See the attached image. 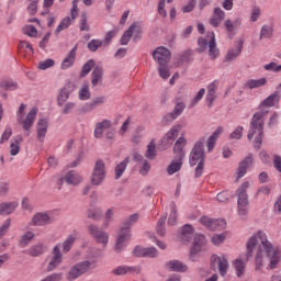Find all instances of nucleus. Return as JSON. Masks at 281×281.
<instances>
[{
  "instance_id": "obj_22",
  "label": "nucleus",
  "mask_w": 281,
  "mask_h": 281,
  "mask_svg": "<svg viewBox=\"0 0 281 281\" xmlns=\"http://www.w3.org/2000/svg\"><path fill=\"white\" fill-rule=\"evenodd\" d=\"M188 144V140L186 139V136L181 135L176 144L173 145V154L176 155V157H180L182 159H186V150H183V148H186V145Z\"/></svg>"
},
{
  "instance_id": "obj_46",
  "label": "nucleus",
  "mask_w": 281,
  "mask_h": 281,
  "mask_svg": "<svg viewBox=\"0 0 281 281\" xmlns=\"http://www.w3.org/2000/svg\"><path fill=\"white\" fill-rule=\"evenodd\" d=\"M94 65H95V63L93 61V59L88 60L82 66V69H81V72H80V77L85 78V77L89 76V72L93 69Z\"/></svg>"
},
{
  "instance_id": "obj_25",
  "label": "nucleus",
  "mask_w": 281,
  "mask_h": 281,
  "mask_svg": "<svg viewBox=\"0 0 281 281\" xmlns=\"http://www.w3.org/2000/svg\"><path fill=\"white\" fill-rule=\"evenodd\" d=\"M254 164V158L251 156L246 157L244 160L239 162V166L237 168V178L236 181L239 179H243L245 175H247V168Z\"/></svg>"
},
{
  "instance_id": "obj_21",
  "label": "nucleus",
  "mask_w": 281,
  "mask_h": 281,
  "mask_svg": "<svg viewBox=\"0 0 281 281\" xmlns=\"http://www.w3.org/2000/svg\"><path fill=\"white\" fill-rule=\"evenodd\" d=\"M205 245V236L201 234H196L193 239V244L191 246L190 256H196L203 249Z\"/></svg>"
},
{
  "instance_id": "obj_13",
  "label": "nucleus",
  "mask_w": 281,
  "mask_h": 281,
  "mask_svg": "<svg viewBox=\"0 0 281 281\" xmlns=\"http://www.w3.org/2000/svg\"><path fill=\"white\" fill-rule=\"evenodd\" d=\"M63 181L67 183V186H80L82 181H85V178H82V175L76 170H70L66 172L64 178L59 179L58 186H63Z\"/></svg>"
},
{
  "instance_id": "obj_26",
  "label": "nucleus",
  "mask_w": 281,
  "mask_h": 281,
  "mask_svg": "<svg viewBox=\"0 0 281 281\" xmlns=\"http://www.w3.org/2000/svg\"><path fill=\"white\" fill-rule=\"evenodd\" d=\"M78 237H79L78 232H74L67 236V238L61 244L63 254H69V251H71Z\"/></svg>"
},
{
  "instance_id": "obj_39",
  "label": "nucleus",
  "mask_w": 281,
  "mask_h": 281,
  "mask_svg": "<svg viewBox=\"0 0 281 281\" xmlns=\"http://www.w3.org/2000/svg\"><path fill=\"white\" fill-rule=\"evenodd\" d=\"M70 94L71 92L69 91V89L63 88L57 97L58 106H63V104H65L69 100Z\"/></svg>"
},
{
  "instance_id": "obj_61",
  "label": "nucleus",
  "mask_w": 281,
  "mask_h": 281,
  "mask_svg": "<svg viewBox=\"0 0 281 281\" xmlns=\"http://www.w3.org/2000/svg\"><path fill=\"white\" fill-rule=\"evenodd\" d=\"M184 110H186V103H184V102H178V103L175 105L173 115H175L176 117H179V115H181V113H183Z\"/></svg>"
},
{
  "instance_id": "obj_62",
  "label": "nucleus",
  "mask_w": 281,
  "mask_h": 281,
  "mask_svg": "<svg viewBox=\"0 0 281 281\" xmlns=\"http://www.w3.org/2000/svg\"><path fill=\"white\" fill-rule=\"evenodd\" d=\"M158 14L162 16V19H166V16H168V13L166 12V0H159Z\"/></svg>"
},
{
  "instance_id": "obj_11",
  "label": "nucleus",
  "mask_w": 281,
  "mask_h": 281,
  "mask_svg": "<svg viewBox=\"0 0 281 281\" xmlns=\"http://www.w3.org/2000/svg\"><path fill=\"white\" fill-rule=\"evenodd\" d=\"M211 263H212V267L217 266L220 276H227V271L229 269V259H227V256L213 255L211 257Z\"/></svg>"
},
{
  "instance_id": "obj_52",
  "label": "nucleus",
  "mask_w": 281,
  "mask_h": 281,
  "mask_svg": "<svg viewBox=\"0 0 281 281\" xmlns=\"http://www.w3.org/2000/svg\"><path fill=\"white\" fill-rule=\"evenodd\" d=\"M88 217L92 218L93 221H100V218H102V209H90L88 211Z\"/></svg>"
},
{
  "instance_id": "obj_40",
  "label": "nucleus",
  "mask_w": 281,
  "mask_h": 281,
  "mask_svg": "<svg viewBox=\"0 0 281 281\" xmlns=\"http://www.w3.org/2000/svg\"><path fill=\"white\" fill-rule=\"evenodd\" d=\"M92 87H98V85L100 82H102V68L97 67L94 68V70L92 71Z\"/></svg>"
},
{
  "instance_id": "obj_4",
  "label": "nucleus",
  "mask_w": 281,
  "mask_h": 281,
  "mask_svg": "<svg viewBox=\"0 0 281 281\" xmlns=\"http://www.w3.org/2000/svg\"><path fill=\"white\" fill-rule=\"evenodd\" d=\"M95 260H86L72 266L66 274L67 280H78L80 276H85L90 269H94Z\"/></svg>"
},
{
  "instance_id": "obj_37",
  "label": "nucleus",
  "mask_w": 281,
  "mask_h": 281,
  "mask_svg": "<svg viewBox=\"0 0 281 281\" xmlns=\"http://www.w3.org/2000/svg\"><path fill=\"white\" fill-rule=\"evenodd\" d=\"M181 128H183V126H181V125H173L170 128V131H168L166 133L167 142H175L177 139V137H179V133H181Z\"/></svg>"
},
{
  "instance_id": "obj_30",
  "label": "nucleus",
  "mask_w": 281,
  "mask_h": 281,
  "mask_svg": "<svg viewBox=\"0 0 281 281\" xmlns=\"http://www.w3.org/2000/svg\"><path fill=\"white\" fill-rule=\"evenodd\" d=\"M222 134H223V127H218L209 137L207 144H206L209 153H212V150H214V146H216V139H218V137H221Z\"/></svg>"
},
{
  "instance_id": "obj_9",
  "label": "nucleus",
  "mask_w": 281,
  "mask_h": 281,
  "mask_svg": "<svg viewBox=\"0 0 281 281\" xmlns=\"http://www.w3.org/2000/svg\"><path fill=\"white\" fill-rule=\"evenodd\" d=\"M128 243H131V229L121 227L115 241V251H124Z\"/></svg>"
},
{
  "instance_id": "obj_51",
  "label": "nucleus",
  "mask_w": 281,
  "mask_h": 281,
  "mask_svg": "<svg viewBox=\"0 0 281 281\" xmlns=\"http://www.w3.org/2000/svg\"><path fill=\"white\" fill-rule=\"evenodd\" d=\"M91 92L89 91V83H85L79 90V100H89Z\"/></svg>"
},
{
  "instance_id": "obj_43",
  "label": "nucleus",
  "mask_w": 281,
  "mask_h": 281,
  "mask_svg": "<svg viewBox=\"0 0 281 281\" xmlns=\"http://www.w3.org/2000/svg\"><path fill=\"white\" fill-rule=\"evenodd\" d=\"M145 157H147V159H155V157H157V145L155 142L151 140L148 144Z\"/></svg>"
},
{
  "instance_id": "obj_44",
  "label": "nucleus",
  "mask_w": 281,
  "mask_h": 281,
  "mask_svg": "<svg viewBox=\"0 0 281 281\" xmlns=\"http://www.w3.org/2000/svg\"><path fill=\"white\" fill-rule=\"evenodd\" d=\"M0 87L5 89V91H16V89H19V85L13 80H3L1 81Z\"/></svg>"
},
{
  "instance_id": "obj_18",
  "label": "nucleus",
  "mask_w": 281,
  "mask_h": 281,
  "mask_svg": "<svg viewBox=\"0 0 281 281\" xmlns=\"http://www.w3.org/2000/svg\"><path fill=\"white\" fill-rule=\"evenodd\" d=\"M133 256H136L137 258H157L158 252H157V248L155 247H149V248H145L142 246H136L133 249Z\"/></svg>"
},
{
  "instance_id": "obj_57",
  "label": "nucleus",
  "mask_w": 281,
  "mask_h": 281,
  "mask_svg": "<svg viewBox=\"0 0 281 281\" xmlns=\"http://www.w3.org/2000/svg\"><path fill=\"white\" fill-rule=\"evenodd\" d=\"M38 1L41 0H30L29 7H27V12L31 15L36 14L38 12Z\"/></svg>"
},
{
  "instance_id": "obj_59",
  "label": "nucleus",
  "mask_w": 281,
  "mask_h": 281,
  "mask_svg": "<svg viewBox=\"0 0 281 281\" xmlns=\"http://www.w3.org/2000/svg\"><path fill=\"white\" fill-rule=\"evenodd\" d=\"M100 47H102V41H100V40H92L88 44V49L90 52H98V49H100Z\"/></svg>"
},
{
  "instance_id": "obj_47",
  "label": "nucleus",
  "mask_w": 281,
  "mask_h": 281,
  "mask_svg": "<svg viewBox=\"0 0 281 281\" xmlns=\"http://www.w3.org/2000/svg\"><path fill=\"white\" fill-rule=\"evenodd\" d=\"M158 72L162 80H168V78H170V68H168V64L159 65Z\"/></svg>"
},
{
  "instance_id": "obj_16",
  "label": "nucleus",
  "mask_w": 281,
  "mask_h": 281,
  "mask_svg": "<svg viewBox=\"0 0 281 281\" xmlns=\"http://www.w3.org/2000/svg\"><path fill=\"white\" fill-rule=\"evenodd\" d=\"M153 56L158 65H168V63H170V50L164 46H159L155 49Z\"/></svg>"
},
{
  "instance_id": "obj_7",
  "label": "nucleus",
  "mask_w": 281,
  "mask_h": 281,
  "mask_svg": "<svg viewBox=\"0 0 281 281\" xmlns=\"http://www.w3.org/2000/svg\"><path fill=\"white\" fill-rule=\"evenodd\" d=\"M106 177V164L104 160H97L91 175V184L101 186Z\"/></svg>"
},
{
  "instance_id": "obj_24",
  "label": "nucleus",
  "mask_w": 281,
  "mask_h": 281,
  "mask_svg": "<svg viewBox=\"0 0 281 281\" xmlns=\"http://www.w3.org/2000/svg\"><path fill=\"white\" fill-rule=\"evenodd\" d=\"M209 56H211L212 60L218 58L221 55V50L218 47H216V36L214 35V32H211L209 34Z\"/></svg>"
},
{
  "instance_id": "obj_10",
  "label": "nucleus",
  "mask_w": 281,
  "mask_h": 281,
  "mask_svg": "<svg viewBox=\"0 0 281 281\" xmlns=\"http://www.w3.org/2000/svg\"><path fill=\"white\" fill-rule=\"evenodd\" d=\"M131 38H134V41H139V38H142V27L136 23L132 24L128 30L124 32L121 37V45H128Z\"/></svg>"
},
{
  "instance_id": "obj_23",
  "label": "nucleus",
  "mask_w": 281,
  "mask_h": 281,
  "mask_svg": "<svg viewBox=\"0 0 281 281\" xmlns=\"http://www.w3.org/2000/svg\"><path fill=\"white\" fill-rule=\"evenodd\" d=\"M76 52H78V45H75L74 48L63 59L60 65L61 69H69L70 67H74V64L76 63Z\"/></svg>"
},
{
  "instance_id": "obj_63",
  "label": "nucleus",
  "mask_w": 281,
  "mask_h": 281,
  "mask_svg": "<svg viewBox=\"0 0 281 281\" xmlns=\"http://www.w3.org/2000/svg\"><path fill=\"white\" fill-rule=\"evenodd\" d=\"M229 199H232V194H229L227 191H223L217 194V201L220 203H227Z\"/></svg>"
},
{
  "instance_id": "obj_35",
  "label": "nucleus",
  "mask_w": 281,
  "mask_h": 281,
  "mask_svg": "<svg viewBox=\"0 0 281 281\" xmlns=\"http://www.w3.org/2000/svg\"><path fill=\"white\" fill-rule=\"evenodd\" d=\"M19 207L18 202H3L0 204V214H12Z\"/></svg>"
},
{
  "instance_id": "obj_2",
  "label": "nucleus",
  "mask_w": 281,
  "mask_h": 281,
  "mask_svg": "<svg viewBox=\"0 0 281 281\" xmlns=\"http://www.w3.org/2000/svg\"><path fill=\"white\" fill-rule=\"evenodd\" d=\"M278 102H280V91H274L260 103V110L254 114L250 121L247 138L249 142L255 139V148H260L262 137L265 135V117L269 114V109H271V106H276Z\"/></svg>"
},
{
  "instance_id": "obj_5",
  "label": "nucleus",
  "mask_w": 281,
  "mask_h": 281,
  "mask_svg": "<svg viewBox=\"0 0 281 281\" xmlns=\"http://www.w3.org/2000/svg\"><path fill=\"white\" fill-rule=\"evenodd\" d=\"M27 105L21 104L18 112H16V120L22 124V127L24 131H30L32 126H34V122L36 121V115L38 113V109L32 108L30 112L27 113L25 120H23V113L25 112V109Z\"/></svg>"
},
{
  "instance_id": "obj_15",
  "label": "nucleus",
  "mask_w": 281,
  "mask_h": 281,
  "mask_svg": "<svg viewBox=\"0 0 281 281\" xmlns=\"http://www.w3.org/2000/svg\"><path fill=\"white\" fill-rule=\"evenodd\" d=\"M132 157H133V161H135L139 166V170H138L139 175H142V177H146V175L150 172V162L144 159V156H142L137 151L133 153Z\"/></svg>"
},
{
  "instance_id": "obj_28",
  "label": "nucleus",
  "mask_w": 281,
  "mask_h": 281,
  "mask_svg": "<svg viewBox=\"0 0 281 281\" xmlns=\"http://www.w3.org/2000/svg\"><path fill=\"white\" fill-rule=\"evenodd\" d=\"M25 252L32 258H38V256H43V254H45V244L38 243L32 245Z\"/></svg>"
},
{
  "instance_id": "obj_6",
  "label": "nucleus",
  "mask_w": 281,
  "mask_h": 281,
  "mask_svg": "<svg viewBox=\"0 0 281 281\" xmlns=\"http://www.w3.org/2000/svg\"><path fill=\"white\" fill-rule=\"evenodd\" d=\"M78 2L79 0L72 1L70 15H67L66 18L61 19V21L59 22V24L57 25L54 32L55 36H58L60 32H65V30H69V27L71 26V23H74L76 19H78Z\"/></svg>"
},
{
  "instance_id": "obj_49",
  "label": "nucleus",
  "mask_w": 281,
  "mask_h": 281,
  "mask_svg": "<svg viewBox=\"0 0 281 281\" xmlns=\"http://www.w3.org/2000/svg\"><path fill=\"white\" fill-rule=\"evenodd\" d=\"M21 142H23V137L20 136L19 139H15L14 143H11L10 155H12L13 157H15L18 153H21V146H19Z\"/></svg>"
},
{
  "instance_id": "obj_55",
  "label": "nucleus",
  "mask_w": 281,
  "mask_h": 281,
  "mask_svg": "<svg viewBox=\"0 0 281 281\" xmlns=\"http://www.w3.org/2000/svg\"><path fill=\"white\" fill-rule=\"evenodd\" d=\"M23 33L26 34V36H31V38H36L38 35V31L33 25L24 26Z\"/></svg>"
},
{
  "instance_id": "obj_48",
  "label": "nucleus",
  "mask_w": 281,
  "mask_h": 281,
  "mask_svg": "<svg viewBox=\"0 0 281 281\" xmlns=\"http://www.w3.org/2000/svg\"><path fill=\"white\" fill-rule=\"evenodd\" d=\"M104 131H106V121L97 124L94 128V137H97V139H100Z\"/></svg>"
},
{
  "instance_id": "obj_41",
  "label": "nucleus",
  "mask_w": 281,
  "mask_h": 281,
  "mask_svg": "<svg viewBox=\"0 0 281 281\" xmlns=\"http://www.w3.org/2000/svg\"><path fill=\"white\" fill-rule=\"evenodd\" d=\"M137 221H139V214L134 213L127 220H125L121 228L131 229V227H133Z\"/></svg>"
},
{
  "instance_id": "obj_3",
  "label": "nucleus",
  "mask_w": 281,
  "mask_h": 281,
  "mask_svg": "<svg viewBox=\"0 0 281 281\" xmlns=\"http://www.w3.org/2000/svg\"><path fill=\"white\" fill-rule=\"evenodd\" d=\"M249 186V181H246L237 189V212L241 221L247 220V214H249V198L247 196Z\"/></svg>"
},
{
  "instance_id": "obj_31",
  "label": "nucleus",
  "mask_w": 281,
  "mask_h": 281,
  "mask_svg": "<svg viewBox=\"0 0 281 281\" xmlns=\"http://www.w3.org/2000/svg\"><path fill=\"white\" fill-rule=\"evenodd\" d=\"M89 232L95 238L97 243H102L104 245L106 240V236L104 235V232L100 231V228H98V226L95 225H90Z\"/></svg>"
},
{
  "instance_id": "obj_19",
  "label": "nucleus",
  "mask_w": 281,
  "mask_h": 281,
  "mask_svg": "<svg viewBox=\"0 0 281 281\" xmlns=\"http://www.w3.org/2000/svg\"><path fill=\"white\" fill-rule=\"evenodd\" d=\"M201 225L206 227V229H211L212 232L216 229H221L225 225V222L223 220H212L207 216H202L200 218Z\"/></svg>"
},
{
  "instance_id": "obj_8",
  "label": "nucleus",
  "mask_w": 281,
  "mask_h": 281,
  "mask_svg": "<svg viewBox=\"0 0 281 281\" xmlns=\"http://www.w3.org/2000/svg\"><path fill=\"white\" fill-rule=\"evenodd\" d=\"M204 159L203 140H198L190 153L189 164L190 166H196V164H203Z\"/></svg>"
},
{
  "instance_id": "obj_54",
  "label": "nucleus",
  "mask_w": 281,
  "mask_h": 281,
  "mask_svg": "<svg viewBox=\"0 0 281 281\" xmlns=\"http://www.w3.org/2000/svg\"><path fill=\"white\" fill-rule=\"evenodd\" d=\"M266 71H274V74H280L281 65H278L276 61H271L263 66Z\"/></svg>"
},
{
  "instance_id": "obj_42",
  "label": "nucleus",
  "mask_w": 281,
  "mask_h": 281,
  "mask_svg": "<svg viewBox=\"0 0 281 281\" xmlns=\"http://www.w3.org/2000/svg\"><path fill=\"white\" fill-rule=\"evenodd\" d=\"M128 271H137L136 267H126V266H120L116 267L112 273H114V276H126V273H128Z\"/></svg>"
},
{
  "instance_id": "obj_20",
  "label": "nucleus",
  "mask_w": 281,
  "mask_h": 281,
  "mask_svg": "<svg viewBox=\"0 0 281 281\" xmlns=\"http://www.w3.org/2000/svg\"><path fill=\"white\" fill-rule=\"evenodd\" d=\"M47 128H49V121L47 119H40L36 125L38 142H45V135H47Z\"/></svg>"
},
{
  "instance_id": "obj_50",
  "label": "nucleus",
  "mask_w": 281,
  "mask_h": 281,
  "mask_svg": "<svg viewBox=\"0 0 281 281\" xmlns=\"http://www.w3.org/2000/svg\"><path fill=\"white\" fill-rule=\"evenodd\" d=\"M166 216L159 218L158 224L156 226V232L158 236H166Z\"/></svg>"
},
{
  "instance_id": "obj_38",
  "label": "nucleus",
  "mask_w": 281,
  "mask_h": 281,
  "mask_svg": "<svg viewBox=\"0 0 281 281\" xmlns=\"http://www.w3.org/2000/svg\"><path fill=\"white\" fill-rule=\"evenodd\" d=\"M34 236H35L34 232L27 231L24 235L21 236L19 246L22 248L27 247V245H30V243L34 240Z\"/></svg>"
},
{
  "instance_id": "obj_27",
  "label": "nucleus",
  "mask_w": 281,
  "mask_h": 281,
  "mask_svg": "<svg viewBox=\"0 0 281 281\" xmlns=\"http://www.w3.org/2000/svg\"><path fill=\"white\" fill-rule=\"evenodd\" d=\"M166 267L169 271H176L178 273H186L188 271V266L179 260L168 261Z\"/></svg>"
},
{
  "instance_id": "obj_32",
  "label": "nucleus",
  "mask_w": 281,
  "mask_h": 281,
  "mask_svg": "<svg viewBox=\"0 0 281 281\" xmlns=\"http://www.w3.org/2000/svg\"><path fill=\"white\" fill-rule=\"evenodd\" d=\"M267 85V78L260 79H249L245 82V89H260V87H265Z\"/></svg>"
},
{
  "instance_id": "obj_56",
  "label": "nucleus",
  "mask_w": 281,
  "mask_h": 281,
  "mask_svg": "<svg viewBox=\"0 0 281 281\" xmlns=\"http://www.w3.org/2000/svg\"><path fill=\"white\" fill-rule=\"evenodd\" d=\"M79 29H80V32H89L90 27H89V22H88V19H87V13L81 14Z\"/></svg>"
},
{
  "instance_id": "obj_45",
  "label": "nucleus",
  "mask_w": 281,
  "mask_h": 281,
  "mask_svg": "<svg viewBox=\"0 0 281 281\" xmlns=\"http://www.w3.org/2000/svg\"><path fill=\"white\" fill-rule=\"evenodd\" d=\"M203 95H205V89L201 88L199 92L195 94V97L191 100L189 104V109H194L203 100Z\"/></svg>"
},
{
  "instance_id": "obj_17",
  "label": "nucleus",
  "mask_w": 281,
  "mask_h": 281,
  "mask_svg": "<svg viewBox=\"0 0 281 281\" xmlns=\"http://www.w3.org/2000/svg\"><path fill=\"white\" fill-rule=\"evenodd\" d=\"M244 43L243 40L237 41L235 47L227 50V54L224 57V63H234V60H236L243 53Z\"/></svg>"
},
{
  "instance_id": "obj_34",
  "label": "nucleus",
  "mask_w": 281,
  "mask_h": 281,
  "mask_svg": "<svg viewBox=\"0 0 281 281\" xmlns=\"http://www.w3.org/2000/svg\"><path fill=\"white\" fill-rule=\"evenodd\" d=\"M193 234L194 227H192V225L190 224H186L181 231V240H183L184 243H190V240H192Z\"/></svg>"
},
{
  "instance_id": "obj_60",
  "label": "nucleus",
  "mask_w": 281,
  "mask_h": 281,
  "mask_svg": "<svg viewBox=\"0 0 281 281\" xmlns=\"http://www.w3.org/2000/svg\"><path fill=\"white\" fill-rule=\"evenodd\" d=\"M168 225H177V207L175 205L171 206Z\"/></svg>"
},
{
  "instance_id": "obj_64",
  "label": "nucleus",
  "mask_w": 281,
  "mask_h": 281,
  "mask_svg": "<svg viewBox=\"0 0 281 281\" xmlns=\"http://www.w3.org/2000/svg\"><path fill=\"white\" fill-rule=\"evenodd\" d=\"M243 126H237L233 133L229 135V139H240L243 137Z\"/></svg>"
},
{
  "instance_id": "obj_36",
  "label": "nucleus",
  "mask_w": 281,
  "mask_h": 281,
  "mask_svg": "<svg viewBox=\"0 0 281 281\" xmlns=\"http://www.w3.org/2000/svg\"><path fill=\"white\" fill-rule=\"evenodd\" d=\"M131 161L130 157H125L123 161H121L119 165L115 167V179H121L122 175L126 171V168L128 166V162Z\"/></svg>"
},
{
  "instance_id": "obj_12",
  "label": "nucleus",
  "mask_w": 281,
  "mask_h": 281,
  "mask_svg": "<svg viewBox=\"0 0 281 281\" xmlns=\"http://www.w3.org/2000/svg\"><path fill=\"white\" fill-rule=\"evenodd\" d=\"M60 265H63V251H60V244H57L52 250V258L47 265V271H56Z\"/></svg>"
},
{
  "instance_id": "obj_58",
  "label": "nucleus",
  "mask_w": 281,
  "mask_h": 281,
  "mask_svg": "<svg viewBox=\"0 0 281 281\" xmlns=\"http://www.w3.org/2000/svg\"><path fill=\"white\" fill-rule=\"evenodd\" d=\"M55 61L54 59H45L44 61H40L38 69L42 71H45V69H49L50 67H54Z\"/></svg>"
},
{
  "instance_id": "obj_33",
  "label": "nucleus",
  "mask_w": 281,
  "mask_h": 281,
  "mask_svg": "<svg viewBox=\"0 0 281 281\" xmlns=\"http://www.w3.org/2000/svg\"><path fill=\"white\" fill-rule=\"evenodd\" d=\"M233 267L236 270L237 277L240 278V276L245 274V269H247V260L237 258L234 260Z\"/></svg>"
},
{
  "instance_id": "obj_14",
  "label": "nucleus",
  "mask_w": 281,
  "mask_h": 281,
  "mask_svg": "<svg viewBox=\"0 0 281 281\" xmlns=\"http://www.w3.org/2000/svg\"><path fill=\"white\" fill-rule=\"evenodd\" d=\"M54 221H56V218L52 213H36L32 217V225L35 227H45V225H52Z\"/></svg>"
},
{
  "instance_id": "obj_1",
  "label": "nucleus",
  "mask_w": 281,
  "mask_h": 281,
  "mask_svg": "<svg viewBox=\"0 0 281 281\" xmlns=\"http://www.w3.org/2000/svg\"><path fill=\"white\" fill-rule=\"evenodd\" d=\"M254 249H257L255 255L256 271L267 269H278L281 260L280 248L274 247L267 238V233L259 231L252 235L247 241V260L251 258Z\"/></svg>"
},
{
  "instance_id": "obj_53",
  "label": "nucleus",
  "mask_w": 281,
  "mask_h": 281,
  "mask_svg": "<svg viewBox=\"0 0 281 281\" xmlns=\"http://www.w3.org/2000/svg\"><path fill=\"white\" fill-rule=\"evenodd\" d=\"M273 36V27L263 25L260 32V38H271Z\"/></svg>"
},
{
  "instance_id": "obj_29",
  "label": "nucleus",
  "mask_w": 281,
  "mask_h": 281,
  "mask_svg": "<svg viewBox=\"0 0 281 281\" xmlns=\"http://www.w3.org/2000/svg\"><path fill=\"white\" fill-rule=\"evenodd\" d=\"M182 166H183V158L175 156V159L167 167L168 175L172 176V175L179 172V170H181Z\"/></svg>"
}]
</instances>
